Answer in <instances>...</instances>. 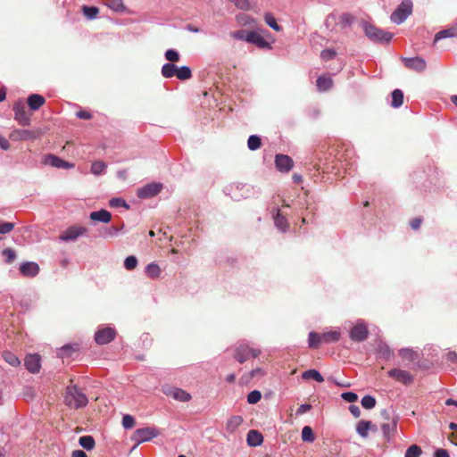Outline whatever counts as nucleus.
Wrapping results in <instances>:
<instances>
[{"mask_svg":"<svg viewBox=\"0 0 457 457\" xmlns=\"http://www.w3.org/2000/svg\"><path fill=\"white\" fill-rule=\"evenodd\" d=\"M177 69L178 67L174 63H165L162 67V75L166 79L172 78L176 76Z\"/></svg>","mask_w":457,"mask_h":457,"instance_id":"29","label":"nucleus"},{"mask_svg":"<svg viewBox=\"0 0 457 457\" xmlns=\"http://www.w3.org/2000/svg\"><path fill=\"white\" fill-rule=\"evenodd\" d=\"M397 418L393 417L389 422H384L381 424V430L385 438L389 441L391 436L395 434L397 428Z\"/></svg>","mask_w":457,"mask_h":457,"instance_id":"17","label":"nucleus"},{"mask_svg":"<svg viewBox=\"0 0 457 457\" xmlns=\"http://www.w3.org/2000/svg\"><path fill=\"white\" fill-rule=\"evenodd\" d=\"M434 457H450V455L445 449L440 448L435 452Z\"/></svg>","mask_w":457,"mask_h":457,"instance_id":"64","label":"nucleus"},{"mask_svg":"<svg viewBox=\"0 0 457 457\" xmlns=\"http://www.w3.org/2000/svg\"><path fill=\"white\" fill-rule=\"evenodd\" d=\"M302 378L305 380L313 379L319 383L324 381L321 374L316 370H308L302 374Z\"/></svg>","mask_w":457,"mask_h":457,"instance_id":"28","label":"nucleus"},{"mask_svg":"<svg viewBox=\"0 0 457 457\" xmlns=\"http://www.w3.org/2000/svg\"><path fill=\"white\" fill-rule=\"evenodd\" d=\"M421 223H422V219L420 217H417L411 220L410 225L412 229L416 230V229L420 228Z\"/></svg>","mask_w":457,"mask_h":457,"instance_id":"62","label":"nucleus"},{"mask_svg":"<svg viewBox=\"0 0 457 457\" xmlns=\"http://www.w3.org/2000/svg\"><path fill=\"white\" fill-rule=\"evenodd\" d=\"M457 37V21L450 28L438 31L435 36V41L446 37Z\"/></svg>","mask_w":457,"mask_h":457,"instance_id":"22","label":"nucleus"},{"mask_svg":"<svg viewBox=\"0 0 457 457\" xmlns=\"http://www.w3.org/2000/svg\"><path fill=\"white\" fill-rule=\"evenodd\" d=\"M412 4L410 0H403L396 10L391 14V21L402 23L411 13Z\"/></svg>","mask_w":457,"mask_h":457,"instance_id":"5","label":"nucleus"},{"mask_svg":"<svg viewBox=\"0 0 457 457\" xmlns=\"http://www.w3.org/2000/svg\"><path fill=\"white\" fill-rule=\"evenodd\" d=\"M262 145V140L260 137L256 135H252L249 137L247 140V146L251 151H255L259 149Z\"/></svg>","mask_w":457,"mask_h":457,"instance_id":"40","label":"nucleus"},{"mask_svg":"<svg viewBox=\"0 0 457 457\" xmlns=\"http://www.w3.org/2000/svg\"><path fill=\"white\" fill-rule=\"evenodd\" d=\"M421 453L422 450L420 446L412 445L407 449L404 457H419Z\"/></svg>","mask_w":457,"mask_h":457,"instance_id":"46","label":"nucleus"},{"mask_svg":"<svg viewBox=\"0 0 457 457\" xmlns=\"http://www.w3.org/2000/svg\"><path fill=\"white\" fill-rule=\"evenodd\" d=\"M276 168L281 172H288L294 165V162L288 155L277 154L275 156Z\"/></svg>","mask_w":457,"mask_h":457,"instance_id":"13","label":"nucleus"},{"mask_svg":"<svg viewBox=\"0 0 457 457\" xmlns=\"http://www.w3.org/2000/svg\"><path fill=\"white\" fill-rule=\"evenodd\" d=\"M312 408V406L311 404H309V403L302 404L297 409L296 414L297 415H303V414L308 412L309 411H311Z\"/></svg>","mask_w":457,"mask_h":457,"instance_id":"61","label":"nucleus"},{"mask_svg":"<svg viewBox=\"0 0 457 457\" xmlns=\"http://www.w3.org/2000/svg\"><path fill=\"white\" fill-rule=\"evenodd\" d=\"M260 350L253 349L245 344H240L235 350L234 358L240 363H244L250 357L256 358L260 354Z\"/></svg>","mask_w":457,"mask_h":457,"instance_id":"3","label":"nucleus"},{"mask_svg":"<svg viewBox=\"0 0 457 457\" xmlns=\"http://www.w3.org/2000/svg\"><path fill=\"white\" fill-rule=\"evenodd\" d=\"M26 369L31 373H37L40 370V356L38 354H29L24 361Z\"/></svg>","mask_w":457,"mask_h":457,"instance_id":"15","label":"nucleus"},{"mask_svg":"<svg viewBox=\"0 0 457 457\" xmlns=\"http://www.w3.org/2000/svg\"><path fill=\"white\" fill-rule=\"evenodd\" d=\"M248 33H249V32H247L246 30L240 29V30H237V31L232 32V33H231V36H232L234 38H236V39L246 41V38H247Z\"/></svg>","mask_w":457,"mask_h":457,"instance_id":"58","label":"nucleus"},{"mask_svg":"<svg viewBox=\"0 0 457 457\" xmlns=\"http://www.w3.org/2000/svg\"><path fill=\"white\" fill-rule=\"evenodd\" d=\"M165 58L167 61L171 62H177L180 59L179 54L174 49H169L165 52Z\"/></svg>","mask_w":457,"mask_h":457,"instance_id":"47","label":"nucleus"},{"mask_svg":"<svg viewBox=\"0 0 457 457\" xmlns=\"http://www.w3.org/2000/svg\"><path fill=\"white\" fill-rule=\"evenodd\" d=\"M369 335L367 326L363 323H358L353 326L349 333L350 338L355 342L364 341Z\"/></svg>","mask_w":457,"mask_h":457,"instance_id":"11","label":"nucleus"},{"mask_svg":"<svg viewBox=\"0 0 457 457\" xmlns=\"http://www.w3.org/2000/svg\"><path fill=\"white\" fill-rule=\"evenodd\" d=\"M39 137V131L29 129H15L9 135V138L13 141L33 140Z\"/></svg>","mask_w":457,"mask_h":457,"instance_id":"7","label":"nucleus"},{"mask_svg":"<svg viewBox=\"0 0 457 457\" xmlns=\"http://www.w3.org/2000/svg\"><path fill=\"white\" fill-rule=\"evenodd\" d=\"M14 228V224L12 222H2L0 221V234H7L11 232Z\"/></svg>","mask_w":457,"mask_h":457,"instance_id":"55","label":"nucleus"},{"mask_svg":"<svg viewBox=\"0 0 457 457\" xmlns=\"http://www.w3.org/2000/svg\"><path fill=\"white\" fill-rule=\"evenodd\" d=\"M137 265V260L134 255L128 256L124 261V267L128 270H134Z\"/></svg>","mask_w":457,"mask_h":457,"instance_id":"49","label":"nucleus"},{"mask_svg":"<svg viewBox=\"0 0 457 457\" xmlns=\"http://www.w3.org/2000/svg\"><path fill=\"white\" fill-rule=\"evenodd\" d=\"M162 189V185L160 184H149L145 186L144 187L138 189V196L141 198L152 197L160 193Z\"/></svg>","mask_w":457,"mask_h":457,"instance_id":"16","label":"nucleus"},{"mask_svg":"<svg viewBox=\"0 0 457 457\" xmlns=\"http://www.w3.org/2000/svg\"><path fill=\"white\" fill-rule=\"evenodd\" d=\"M87 232V228L84 227H71L66 229L61 236L60 238L64 241L74 240L78 237L85 234Z\"/></svg>","mask_w":457,"mask_h":457,"instance_id":"14","label":"nucleus"},{"mask_svg":"<svg viewBox=\"0 0 457 457\" xmlns=\"http://www.w3.org/2000/svg\"><path fill=\"white\" fill-rule=\"evenodd\" d=\"M79 350L78 344L66 345L60 349L61 357H67L71 355V352H76Z\"/></svg>","mask_w":457,"mask_h":457,"instance_id":"42","label":"nucleus"},{"mask_svg":"<svg viewBox=\"0 0 457 457\" xmlns=\"http://www.w3.org/2000/svg\"><path fill=\"white\" fill-rule=\"evenodd\" d=\"M3 255L6 258V262L11 263L16 258L15 252L11 248H6L3 251Z\"/></svg>","mask_w":457,"mask_h":457,"instance_id":"56","label":"nucleus"},{"mask_svg":"<svg viewBox=\"0 0 457 457\" xmlns=\"http://www.w3.org/2000/svg\"><path fill=\"white\" fill-rule=\"evenodd\" d=\"M147 277L151 278H157L161 275V269L156 263H150L145 268Z\"/></svg>","mask_w":457,"mask_h":457,"instance_id":"35","label":"nucleus"},{"mask_svg":"<svg viewBox=\"0 0 457 457\" xmlns=\"http://www.w3.org/2000/svg\"><path fill=\"white\" fill-rule=\"evenodd\" d=\"M111 207H125L126 209H129V204L121 198L114 197L110 200L109 203Z\"/></svg>","mask_w":457,"mask_h":457,"instance_id":"52","label":"nucleus"},{"mask_svg":"<svg viewBox=\"0 0 457 457\" xmlns=\"http://www.w3.org/2000/svg\"><path fill=\"white\" fill-rule=\"evenodd\" d=\"M176 77L180 80L189 79L192 77L191 69L187 66L178 68Z\"/></svg>","mask_w":457,"mask_h":457,"instance_id":"38","label":"nucleus"},{"mask_svg":"<svg viewBox=\"0 0 457 457\" xmlns=\"http://www.w3.org/2000/svg\"><path fill=\"white\" fill-rule=\"evenodd\" d=\"M116 336V332L112 328L99 329L95 334V341L98 345H105L112 342Z\"/></svg>","mask_w":457,"mask_h":457,"instance_id":"10","label":"nucleus"},{"mask_svg":"<svg viewBox=\"0 0 457 457\" xmlns=\"http://www.w3.org/2000/svg\"><path fill=\"white\" fill-rule=\"evenodd\" d=\"M14 120L21 126H29L30 124V114L26 111L22 101H18L13 105Z\"/></svg>","mask_w":457,"mask_h":457,"instance_id":"6","label":"nucleus"},{"mask_svg":"<svg viewBox=\"0 0 457 457\" xmlns=\"http://www.w3.org/2000/svg\"><path fill=\"white\" fill-rule=\"evenodd\" d=\"M372 427V422L369 420H360L356 425L357 433L363 438L368 437V432Z\"/></svg>","mask_w":457,"mask_h":457,"instance_id":"26","label":"nucleus"},{"mask_svg":"<svg viewBox=\"0 0 457 457\" xmlns=\"http://www.w3.org/2000/svg\"><path fill=\"white\" fill-rule=\"evenodd\" d=\"M20 271L24 277H35L39 272V266L33 262H27L21 265Z\"/></svg>","mask_w":457,"mask_h":457,"instance_id":"18","label":"nucleus"},{"mask_svg":"<svg viewBox=\"0 0 457 457\" xmlns=\"http://www.w3.org/2000/svg\"><path fill=\"white\" fill-rule=\"evenodd\" d=\"M402 60L406 68H408L410 70H413L417 72H422L427 68V62L421 57H412V58L403 57Z\"/></svg>","mask_w":457,"mask_h":457,"instance_id":"12","label":"nucleus"},{"mask_svg":"<svg viewBox=\"0 0 457 457\" xmlns=\"http://www.w3.org/2000/svg\"><path fill=\"white\" fill-rule=\"evenodd\" d=\"M2 356L4 360L12 367H18L21 364L20 359L10 351H4Z\"/></svg>","mask_w":457,"mask_h":457,"instance_id":"31","label":"nucleus"},{"mask_svg":"<svg viewBox=\"0 0 457 457\" xmlns=\"http://www.w3.org/2000/svg\"><path fill=\"white\" fill-rule=\"evenodd\" d=\"M233 3L238 9L248 10L250 9V3L248 0H228Z\"/></svg>","mask_w":457,"mask_h":457,"instance_id":"54","label":"nucleus"},{"mask_svg":"<svg viewBox=\"0 0 457 457\" xmlns=\"http://www.w3.org/2000/svg\"><path fill=\"white\" fill-rule=\"evenodd\" d=\"M337 53L334 49H325L320 53V58L327 62L335 58Z\"/></svg>","mask_w":457,"mask_h":457,"instance_id":"53","label":"nucleus"},{"mask_svg":"<svg viewBox=\"0 0 457 457\" xmlns=\"http://www.w3.org/2000/svg\"><path fill=\"white\" fill-rule=\"evenodd\" d=\"M246 42L252 43L260 48H269L270 44L257 32L250 31Z\"/></svg>","mask_w":457,"mask_h":457,"instance_id":"19","label":"nucleus"},{"mask_svg":"<svg viewBox=\"0 0 457 457\" xmlns=\"http://www.w3.org/2000/svg\"><path fill=\"white\" fill-rule=\"evenodd\" d=\"M274 223L276 227L281 231H286L288 228V222L285 216H283L279 211L277 212V214L274 217Z\"/></svg>","mask_w":457,"mask_h":457,"instance_id":"30","label":"nucleus"},{"mask_svg":"<svg viewBox=\"0 0 457 457\" xmlns=\"http://www.w3.org/2000/svg\"><path fill=\"white\" fill-rule=\"evenodd\" d=\"M106 169V164L104 162L97 161L92 163L91 172L95 175H100Z\"/></svg>","mask_w":457,"mask_h":457,"instance_id":"44","label":"nucleus"},{"mask_svg":"<svg viewBox=\"0 0 457 457\" xmlns=\"http://www.w3.org/2000/svg\"><path fill=\"white\" fill-rule=\"evenodd\" d=\"M246 441L251 446H258L262 444L263 436L259 431L252 429L247 433Z\"/></svg>","mask_w":457,"mask_h":457,"instance_id":"23","label":"nucleus"},{"mask_svg":"<svg viewBox=\"0 0 457 457\" xmlns=\"http://www.w3.org/2000/svg\"><path fill=\"white\" fill-rule=\"evenodd\" d=\"M399 355L402 359L406 360L408 361H414L419 358L417 352L409 349L403 348L399 351Z\"/></svg>","mask_w":457,"mask_h":457,"instance_id":"32","label":"nucleus"},{"mask_svg":"<svg viewBox=\"0 0 457 457\" xmlns=\"http://www.w3.org/2000/svg\"><path fill=\"white\" fill-rule=\"evenodd\" d=\"M322 343H334L340 339L341 334L337 330H332L320 334Z\"/></svg>","mask_w":457,"mask_h":457,"instance_id":"27","label":"nucleus"},{"mask_svg":"<svg viewBox=\"0 0 457 457\" xmlns=\"http://www.w3.org/2000/svg\"><path fill=\"white\" fill-rule=\"evenodd\" d=\"M387 374L390 378L405 386L411 385L414 380L413 376L409 371L400 369H392L387 372Z\"/></svg>","mask_w":457,"mask_h":457,"instance_id":"8","label":"nucleus"},{"mask_svg":"<svg viewBox=\"0 0 457 457\" xmlns=\"http://www.w3.org/2000/svg\"><path fill=\"white\" fill-rule=\"evenodd\" d=\"M136 424L135 419L129 414H126L122 418V426L124 428H132Z\"/></svg>","mask_w":457,"mask_h":457,"instance_id":"51","label":"nucleus"},{"mask_svg":"<svg viewBox=\"0 0 457 457\" xmlns=\"http://www.w3.org/2000/svg\"><path fill=\"white\" fill-rule=\"evenodd\" d=\"M243 423L241 416H232L227 422V429L230 432L235 431Z\"/></svg>","mask_w":457,"mask_h":457,"instance_id":"37","label":"nucleus"},{"mask_svg":"<svg viewBox=\"0 0 457 457\" xmlns=\"http://www.w3.org/2000/svg\"><path fill=\"white\" fill-rule=\"evenodd\" d=\"M82 12L87 19L93 20L96 18L97 14L99 13V9L95 6L83 5Z\"/></svg>","mask_w":457,"mask_h":457,"instance_id":"41","label":"nucleus"},{"mask_svg":"<svg viewBox=\"0 0 457 457\" xmlns=\"http://www.w3.org/2000/svg\"><path fill=\"white\" fill-rule=\"evenodd\" d=\"M106 5L116 12H120L125 9L122 0H105Z\"/></svg>","mask_w":457,"mask_h":457,"instance_id":"43","label":"nucleus"},{"mask_svg":"<svg viewBox=\"0 0 457 457\" xmlns=\"http://www.w3.org/2000/svg\"><path fill=\"white\" fill-rule=\"evenodd\" d=\"M262 398V394L258 390H253L247 395V402L250 404L257 403Z\"/></svg>","mask_w":457,"mask_h":457,"instance_id":"50","label":"nucleus"},{"mask_svg":"<svg viewBox=\"0 0 457 457\" xmlns=\"http://www.w3.org/2000/svg\"><path fill=\"white\" fill-rule=\"evenodd\" d=\"M361 405L365 409H372L376 405V399L371 395H365L361 399Z\"/></svg>","mask_w":457,"mask_h":457,"instance_id":"48","label":"nucleus"},{"mask_svg":"<svg viewBox=\"0 0 457 457\" xmlns=\"http://www.w3.org/2000/svg\"><path fill=\"white\" fill-rule=\"evenodd\" d=\"M45 162L56 168H70L72 166L71 164L60 159L59 157L51 154L46 157Z\"/></svg>","mask_w":457,"mask_h":457,"instance_id":"24","label":"nucleus"},{"mask_svg":"<svg viewBox=\"0 0 457 457\" xmlns=\"http://www.w3.org/2000/svg\"><path fill=\"white\" fill-rule=\"evenodd\" d=\"M162 391L166 396L179 402L187 403L192 399V396L188 392L179 387L163 386Z\"/></svg>","mask_w":457,"mask_h":457,"instance_id":"4","label":"nucleus"},{"mask_svg":"<svg viewBox=\"0 0 457 457\" xmlns=\"http://www.w3.org/2000/svg\"><path fill=\"white\" fill-rule=\"evenodd\" d=\"M79 445L86 450L90 451L95 447V439L91 436H83L79 439Z\"/></svg>","mask_w":457,"mask_h":457,"instance_id":"34","label":"nucleus"},{"mask_svg":"<svg viewBox=\"0 0 457 457\" xmlns=\"http://www.w3.org/2000/svg\"><path fill=\"white\" fill-rule=\"evenodd\" d=\"M258 375H260V376L263 375V371L262 369L258 368V369L253 370L249 374L243 376L241 379L242 380L245 379V381L247 382L248 380H250L251 378H253V377L258 376Z\"/></svg>","mask_w":457,"mask_h":457,"instance_id":"60","label":"nucleus"},{"mask_svg":"<svg viewBox=\"0 0 457 457\" xmlns=\"http://www.w3.org/2000/svg\"><path fill=\"white\" fill-rule=\"evenodd\" d=\"M265 21L266 23L271 28L273 29L275 31H281L282 30V27L279 26L277 21H276V19L273 17L272 14L270 13H266L265 14Z\"/></svg>","mask_w":457,"mask_h":457,"instance_id":"45","label":"nucleus"},{"mask_svg":"<svg viewBox=\"0 0 457 457\" xmlns=\"http://www.w3.org/2000/svg\"><path fill=\"white\" fill-rule=\"evenodd\" d=\"M316 86L320 92L329 90L333 86V80L329 77H319L316 80Z\"/></svg>","mask_w":457,"mask_h":457,"instance_id":"25","label":"nucleus"},{"mask_svg":"<svg viewBox=\"0 0 457 457\" xmlns=\"http://www.w3.org/2000/svg\"><path fill=\"white\" fill-rule=\"evenodd\" d=\"M349 411L354 418H359L361 416V410L357 405H350Z\"/></svg>","mask_w":457,"mask_h":457,"instance_id":"63","label":"nucleus"},{"mask_svg":"<svg viewBox=\"0 0 457 457\" xmlns=\"http://www.w3.org/2000/svg\"><path fill=\"white\" fill-rule=\"evenodd\" d=\"M159 436V431L154 428H138L134 432V439L138 443L150 441Z\"/></svg>","mask_w":457,"mask_h":457,"instance_id":"9","label":"nucleus"},{"mask_svg":"<svg viewBox=\"0 0 457 457\" xmlns=\"http://www.w3.org/2000/svg\"><path fill=\"white\" fill-rule=\"evenodd\" d=\"M90 219L94 221L108 223L112 220V214L110 212L102 209L100 211L92 212L90 213Z\"/></svg>","mask_w":457,"mask_h":457,"instance_id":"21","label":"nucleus"},{"mask_svg":"<svg viewBox=\"0 0 457 457\" xmlns=\"http://www.w3.org/2000/svg\"><path fill=\"white\" fill-rule=\"evenodd\" d=\"M302 440L303 442L312 443L315 440V436L312 428L309 426H305L302 429Z\"/></svg>","mask_w":457,"mask_h":457,"instance_id":"39","label":"nucleus"},{"mask_svg":"<svg viewBox=\"0 0 457 457\" xmlns=\"http://www.w3.org/2000/svg\"><path fill=\"white\" fill-rule=\"evenodd\" d=\"M46 103V99L38 94H32L28 97V104L32 111H37Z\"/></svg>","mask_w":457,"mask_h":457,"instance_id":"20","label":"nucleus"},{"mask_svg":"<svg viewBox=\"0 0 457 457\" xmlns=\"http://www.w3.org/2000/svg\"><path fill=\"white\" fill-rule=\"evenodd\" d=\"M403 103V93L400 89H395L392 92V106L395 108L400 107Z\"/></svg>","mask_w":457,"mask_h":457,"instance_id":"33","label":"nucleus"},{"mask_svg":"<svg viewBox=\"0 0 457 457\" xmlns=\"http://www.w3.org/2000/svg\"><path fill=\"white\" fill-rule=\"evenodd\" d=\"M342 398L348 403H354L358 399V395L353 392H345L342 394Z\"/></svg>","mask_w":457,"mask_h":457,"instance_id":"59","label":"nucleus"},{"mask_svg":"<svg viewBox=\"0 0 457 457\" xmlns=\"http://www.w3.org/2000/svg\"><path fill=\"white\" fill-rule=\"evenodd\" d=\"M362 28L365 35L373 42L388 43L393 37L392 33L384 31L368 22H362Z\"/></svg>","mask_w":457,"mask_h":457,"instance_id":"2","label":"nucleus"},{"mask_svg":"<svg viewBox=\"0 0 457 457\" xmlns=\"http://www.w3.org/2000/svg\"><path fill=\"white\" fill-rule=\"evenodd\" d=\"M88 399L86 394L76 385H70L66 387L64 403L73 409H79L87 406Z\"/></svg>","mask_w":457,"mask_h":457,"instance_id":"1","label":"nucleus"},{"mask_svg":"<svg viewBox=\"0 0 457 457\" xmlns=\"http://www.w3.org/2000/svg\"><path fill=\"white\" fill-rule=\"evenodd\" d=\"M322 344V339L320 334L316 332H311L309 334V347L312 349H317Z\"/></svg>","mask_w":457,"mask_h":457,"instance_id":"36","label":"nucleus"},{"mask_svg":"<svg viewBox=\"0 0 457 457\" xmlns=\"http://www.w3.org/2000/svg\"><path fill=\"white\" fill-rule=\"evenodd\" d=\"M238 23L242 26H246L252 23L253 19L246 14H239L237 16Z\"/></svg>","mask_w":457,"mask_h":457,"instance_id":"57","label":"nucleus"}]
</instances>
